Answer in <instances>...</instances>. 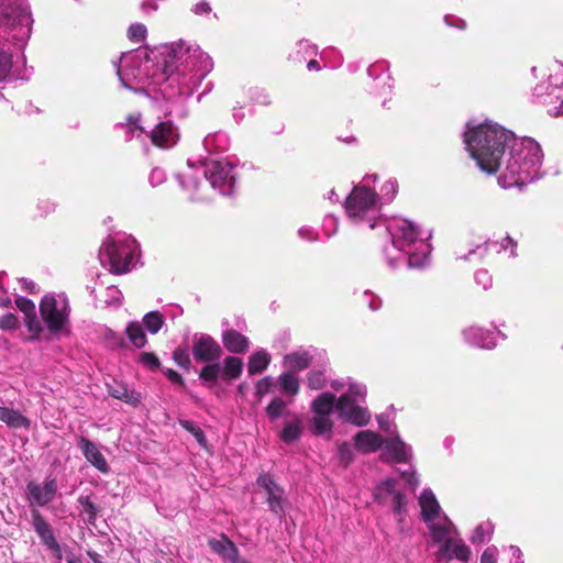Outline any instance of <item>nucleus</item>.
<instances>
[{
  "label": "nucleus",
  "mask_w": 563,
  "mask_h": 563,
  "mask_svg": "<svg viewBox=\"0 0 563 563\" xmlns=\"http://www.w3.org/2000/svg\"><path fill=\"white\" fill-rule=\"evenodd\" d=\"M338 227H339V220L336 217H334L332 214H328L323 219L322 229H323V232L327 235V238L333 236L338 231Z\"/></svg>",
  "instance_id": "obj_52"
},
{
  "label": "nucleus",
  "mask_w": 563,
  "mask_h": 563,
  "mask_svg": "<svg viewBox=\"0 0 563 563\" xmlns=\"http://www.w3.org/2000/svg\"><path fill=\"white\" fill-rule=\"evenodd\" d=\"M192 356L196 362H216L222 356V347L209 334L195 333L191 346Z\"/></svg>",
  "instance_id": "obj_18"
},
{
  "label": "nucleus",
  "mask_w": 563,
  "mask_h": 563,
  "mask_svg": "<svg viewBox=\"0 0 563 563\" xmlns=\"http://www.w3.org/2000/svg\"><path fill=\"white\" fill-rule=\"evenodd\" d=\"M398 191V183L394 178H389L387 181L384 183V185L380 188V195H378L380 199V207L384 203H389L394 200L396 197V194Z\"/></svg>",
  "instance_id": "obj_44"
},
{
  "label": "nucleus",
  "mask_w": 563,
  "mask_h": 563,
  "mask_svg": "<svg viewBox=\"0 0 563 563\" xmlns=\"http://www.w3.org/2000/svg\"><path fill=\"white\" fill-rule=\"evenodd\" d=\"M517 242L509 235L505 236L499 243L498 251L508 252V257L514 258L517 256Z\"/></svg>",
  "instance_id": "obj_53"
},
{
  "label": "nucleus",
  "mask_w": 563,
  "mask_h": 563,
  "mask_svg": "<svg viewBox=\"0 0 563 563\" xmlns=\"http://www.w3.org/2000/svg\"><path fill=\"white\" fill-rule=\"evenodd\" d=\"M179 185L191 200H206L211 187L222 196H232L236 189V166L229 161L203 159L187 163V170L177 176Z\"/></svg>",
  "instance_id": "obj_4"
},
{
  "label": "nucleus",
  "mask_w": 563,
  "mask_h": 563,
  "mask_svg": "<svg viewBox=\"0 0 563 563\" xmlns=\"http://www.w3.org/2000/svg\"><path fill=\"white\" fill-rule=\"evenodd\" d=\"M271 361L272 356L266 350L258 349L254 351L247 362L249 374L253 376L263 373L269 366Z\"/></svg>",
  "instance_id": "obj_37"
},
{
  "label": "nucleus",
  "mask_w": 563,
  "mask_h": 563,
  "mask_svg": "<svg viewBox=\"0 0 563 563\" xmlns=\"http://www.w3.org/2000/svg\"><path fill=\"white\" fill-rule=\"evenodd\" d=\"M380 225L391 238L384 249V256L390 268L406 265L409 268H424L430 263V233H424L413 221L394 217L384 219Z\"/></svg>",
  "instance_id": "obj_2"
},
{
  "label": "nucleus",
  "mask_w": 563,
  "mask_h": 563,
  "mask_svg": "<svg viewBox=\"0 0 563 563\" xmlns=\"http://www.w3.org/2000/svg\"><path fill=\"white\" fill-rule=\"evenodd\" d=\"M229 146L230 139L222 131L210 133L203 140V147L208 153H224L229 150Z\"/></svg>",
  "instance_id": "obj_35"
},
{
  "label": "nucleus",
  "mask_w": 563,
  "mask_h": 563,
  "mask_svg": "<svg viewBox=\"0 0 563 563\" xmlns=\"http://www.w3.org/2000/svg\"><path fill=\"white\" fill-rule=\"evenodd\" d=\"M243 365L244 364L242 358L229 355L223 360V363L221 365V374L225 379H238L242 374Z\"/></svg>",
  "instance_id": "obj_38"
},
{
  "label": "nucleus",
  "mask_w": 563,
  "mask_h": 563,
  "mask_svg": "<svg viewBox=\"0 0 563 563\" xmlns=\"http://www.w3.org/2000/svg\"><path fill=\"white\" fill-rule=\"evenodd\" d=\"M165 319L159 311L147 312L142 320V325L151 333L156 334L164 325Z\"/></svg>",
  "instance_id": "obj_43"
},
{
  "label": "nucleus",
  "mask_w": 563,
  "mask_h": 563,
  "mask_svg": "<svg viewBox=\"0 0 563 563\" xmlns=\"http://www.w3.org/2000/svg\"><path fill=\"white\" fill-rule=\"evenodd\" d=\"M178 131L172 122H159L148 132L152 143L158 147L168 148L178 141Z\"/></svg>",
  "instance_id": "obj_24"
},
{
  "label": "nucleus",
  "mask_w": 563,
  "mask_h": 563,
  "mask_svg": "<svg viewBox=\"0 0 563 563\" xmlns=\"http://www.w3.org/2000/svg\"><path fill=\"white\" fill-rule=\"evenodd\" d=\"M107 389L111 397L124 401L125 404L134 407L141 404V394L122 382L113 379L111 383H107Z\"/></svg>",
  "instance_id": "obj_28"
},
{
  "label": "nucleus",
  "mask_w": 563,
  "mask_h": 563,
  "mask_svg": "<svg viewBox=\"0 0 563 563\" xmlns=\"http://www.w3.org/2000/svg\"><path fill=\"white\" fill-rule=\"evenodd\" d=\"M412 449L396 432L384 439L380 460L384 462L410 463Z\"/></svg>",
  "instance_id": "obj_20"
},
{
  "label": "nucleus",
  "mask_w": 563,
  "mask_h": 563,
  "mask_svg": "<svg viewBox=\"0 0 563 563\" xmlns=\"http://www.w3.org/2000/svg\"><path fill=\"white\" fill-rule=\"evenodd\" d=\"M23 60H13L11 53L0 52V81L25 79V69L22 67Z\"/></svg>",
  "instance_id": "obj_27"
},
{
  "label": "nucleus",
  "mask_w": 563,
  "mask_h": 563,
  "mask_svg": "<svg viewBox=\"0 0 563 563\" xmlns=\"http://www.w3.org/2000/svg\"><path fill=\"white\" fill-rule=\"evenodd\" d=\"M463 338L470 345L481 349H494L496 346V334L494 331L479 327H470L463 330Z\"/></svg>",
  "instance_id": "obj_26"
},
{
  "label": "nucleus",
  "mask_w": 563,
  "mask_h": 563,
  "mask_svg": "<svg viewBox=\"0 0 563 563\" xmlns=\"http://www.w3.org/2000/svg\"><path fill=\"white\" fill-rule=\"evenodd\" d=\"M79 503L82 506L84 511L89 516V520H93L96 518L97 508L90 498L88 496H81L79 498Z\"/></svg>",
  "instance_id": "obj_63"
},
{
  "label": "nucleus",
  "mask_w": 563,
  "mask_h": 563,
  "mask_svg": "<svg viewBox=\"0 0 563 563\" xmlns=\"http://www.w3.org/2000/svg\"><path fill=\"white\" fill-rule=\"evenodd\" d=\"M174 360L175 362L180 366V367H184V368H189L191 362H190V358H189V355L188 353L183 350V349H176L174 351Z\"/></svg>",
  "instance_id": "obj_60"
},
{
  "label": "nucleus",
  "mask_w": 563,
  "mask_h": 563,
  "mask_svg": "<svg viewBox=\"0 0 563 563\" xmlns=\"http://www.w3.org/2000/svg\"><path fill=\"white\" fill-rule=\"evenodd\" d=\"M77 445L85 459L100 473L108 474L110 472V466L106 457L92 441L80 435L77 438Z\"/></svg>",
  "instance_id": "obj_22"
},
{
  "label": "nucleus",
  "mask_w": 563,
  "mask_h": 563,
  "mask_svg": "<svg viewBox=\"0 0 563 563\" xmlns=\"http://www.w3.org/2000/svg\"><path fill=\"white\" fill-rule=\"evenodd\" d=\"M389 63L387 60H377L368 66L367 75L376 81V92L379 95H389L393 89V78L388 73Z\"/></svg>",
  "instance_id": "obj_21"
},
{
  "label": "nucleus",
  "mask_w": 563,
  "mask_h": 563,
  "mask_svg": "<svg viewBox=\"0 0 563 563\" xmlns=\"http://www.w3.org/2000/svg\"><path fill=\"white\" fill-rule=\"evenodd\" d=\"M32 527L40 538L41 543L51 551L54 559L62 563L63 551L59 542L57 541L51 523L44 518L38 509L31 510Z\"/></svg>",
  "instance_id": "obj_16"
},
{
  "label": "nucleus",
  "mask_w": 563,
  "mask_h": 563,
  "mask_svg": "<svg viewBox=\"0 0 563 563\" xmlns=\"http://www.w3.org/2000/svg\"><path fill=\"white\" fill-rule=\"evenodd\" d=\"M384 439L379 433L372 430L358 431L353 437V445L362 454H371L382 450Z\"/></svg>",
  "instance_id": "obj_25"
},
{
  "label": "nucleus",
  "mask_w": 563,
  "mask_h": 563,
  "mask_svg": "<svg viewBox=\"0 0 563 563\" xmlns=\"http://www.w3.org/2000/svg\"><path fill=\"white\" fill-rule=\"evenodd\" d=\"M374 498L377 503L388 505L395 517V520L400 526L405 523L408 516V499L406 495L397 488V482L393 478H387L379 483L374 490Z\"/></svg>",
  "instance_id": "obj_13"
},
{
  "label": "nucleus",
  "mask_w": 563,
  "mask_h": 563,
  "mask_svg": "<svg viewBox=\"0 0 563 563\" xmlns=\"http://www.w3.org/2000/svg\"><path fill=\"white\" fill-rule=\"evenodd\" d=\"M377 179V174L365 175L345 198L344 210L353 224L375 229L384 221L382 218L380 199L375 189L371 187Z\"/></svg>",
  "instance_id": "obj_6"
},
{
  "label": "nucleus",
  "mask_w": 563,
  "mask_h": 563,
  "mask_svg": "<svg viewBox=\"0 0 563 563\" xmlns=\"http://www.w3.org/2000/svg\"><path fill=\"white\" fill-rule=\"evenodd\" d=\"M498 549L495 545L487 547L479 559V563H497Z\"/></svg>",
  "instance_id": "obj_57"
},
{
  "label": "nucleus",
  "mask_w": 563,
  "mask_h": 563,
  "mask_svg": "<svg viewBox=\"0 0 563 563\" xmlns=\"http://www.w3.org/2000/svg\"><path fill=\"white\" fill-rule=\"evenodd\" d=\"M514 132L498 123L486 121L466 124L463 133L465 148L478 168L487 174L497 173L503 166Z\"/></svg>",
  "instance_id": "obj_3"
},
{
  "label": "nucleus",
  "mask_w": 563,
  "mask_h": 563,
  "mask_svg": "<svg viewBox=\"0 0 563 563\" xmlns=\"http://www.w3.org/2000/svg\"><path fill=\"white\" fill-rule=\"evenodd\" d=\"M400 476L411 490H416L420 484L417 471L411 464H409L407 470L400 471Z\"/></svg>",
  "instance_id": "obj_47"
},
{
  "label": "nucleus",
  "mask_w": 563,
  "mask_h": 563,
  "mask_svg": "<svg viewBox=\"0 0 563 563\" xmlns=\"http://www.w3.org/2000/svg\"><path fill=\"white\" fill-rule=\"evenodd\" d=\"M40 312L51 332L60 331L69 316L67 297L64 294L45 295L40 303Z\"/></svg>",
  "instance_id": "obj_14"
},
{
  "label": "nucleus",
  "mask_w": 563,
  "mask_h": 563,
  "mask_svg": "<svg viewBox=\"0 0 563 563\" xmlns=\"http://www.w3.org/2000/svg\"><path fill=\"white\" fill-rule=\"evenodd\" d=\"M179 424L185 430L190 432L195 437V439L197 440V442L199 444H201V445L206 444V437L200 427H198L197 424H195L192 421H189V420H179Z\"/></svg>",
  "instance_id": "obj_48"
},
{
  "label": "nucleus",
  "mask_w": 563,
  "mask_h": 563,
  "mask_svg": "<svg viewBox=\"0 0 563 563\" xmlns=\"http://www.w3.org/2000/svg\"><path fill=\"white\" fill-rule=\"evenodd\" d=\"M418 505L421 520L426 525L430 537L435 534L439 539L453 521L443 511L437 496L429 487L423 488L418 496Z\"/></svg>",
  "instance_id": "obj_11"
},
{
  "label": "nucleus",
  "mask_w": 563,
  "mask_h": 563,
  "mask_svg": "<svg viewBox=\"0 0 563 563\" xmlns=\"http://www.w3.org/2000/svg\"><path fill=\"white\" fill-rule=\"evenodd\" d=\"M211 57L184 41L161 45L151 53L134 51L122 55L117 74L122 86L158 100L167 114L184 117L186 102L212 70Z\"/></svg>",
  "instance_id": "obj_1"
},
{
  "label": "nucleus",
  "mask_w": 563,
  "mask_h": 563,
  "mask_svg": "<svg viewBox=\"0 0 563 563\" xmlns=\"http://www.w3.org/2000/svg\"><path fill=\"white\" fill-rule=\"evenodd\" d=\"M431 539L440 545L439 554L448 560L456 559L461 562H467L472 556L470 547L460 537V532L454 523L439 539L435 534Z\"/></svg>",
  "instance_id": "obj_15"
},
{
  "label": "nucleus",
  "mask_w": 563,
  "mask_h": 563,
  "mask_svg": "<svg viewBox=\"0 0 563 563\" xmlns=\"http://www.w3.org/2000/svg\"><path fill=\"white\" fill-rule=\"evenodd\" d=\"M318 54V46L308 40H300L296 43L294 52L289 54V58L296 62L306 60Z\"/></svg>",
  "instance_id": "obj_40"
},
{
  "label": "nucleus",
  "mask_w": 563,
  "mask_h": 563,
  "mask_svg": "<svg viewBox=\"0 0 563 563\" xmlns=\"http://www.w3.org/2000/svg\"><path fill=\"white\" fill-rule=\"evenodd\" d=\"M208 545L212 552L217 553L224 561L231 562L236 560L239 549L225 534H221L220 538L209 539Z\"/></svg>",
  "instance_id": "obj_31"
},
{
  "label": "nucleus",
  "mask_w": 563,
  "mask_h": 563,
  "mask_svg": "<svg viewBox=\"0 0 563 563\" xmlns=\"http://www.w3.org/2000/svg\"><path fill=\"white\" fill-rule=\"evenodd\" d=\"M256 482L257 485L266 493V500L271 511L279 518L284 517L285 505L287 503L284 489L278 484H276V482L268 473L260 474Z\"/></svg>",
  "instance_id": "obj_19"
},
{
  "label": "nucleus",
  "mask_w": 563,
  "mask_h": 563,
  "mask_svg": "<svg viewBox=\"0 0 563 563\" xmlns=\"http://www.w3.org/2000/svg\"><path fill=\"white\" fill-rule=\"evenodd\" d=\"M0 420L11 429H25L31 427V420L19 410L0 406Z\"/></svg>",
  "instance_id": "obj_33"
},
{
  "label": "nucleus",
  "mask_w": 563,
  "mask_h": 563,
  "mask_svg": "<svg viewBox=\"0 0 563 563\" xmlns=\"http://www.w3.org/2000/svg\"><path fill=\"white\" fill-rule=\"evenodd\" d=\"M543 153L538 142L530 137H517L509 142L503 166L498 170V184L503 188L521 187L542 176Z\"/></svg>",
  "instance_id": "obj_5"
},
{
  "label": "nucleus",
  "mask_w": 563,
  "mask_h": 563,
  "mask_svg": "<svg viewBox=\"0 0 563 563\" xmlns=\"http://www.w3.org/2000/svg\"><path fill=\"white\" fill-rule=\"evenodd\" d=\"M274 380L271 376H265L260 379L255 385V394L258 398H262L271 391Z\"/></svg>",
  "instance_id": "obj_54"
},
{
  "label": "nucleus",
  "mask_w": 563,
  "mask_h": 563,
  "mask_svg": "<svg viewBox=\"0 0 563 563\" xmlns=\"http://www.w3.org/2000/svg\"><path fill=\"white\" fill-rule=\"evenodd\" d=\"M140 362L150 369H156L161 364L158 357L155 354L148 352H143L140 354Z\"/></svg>",
  "instance_id": "obj_58"
},
{
  "label": "nucleus",
  "mask_w": 563,
  "mask_h": 563,
  "mask_svg": "<svg viewBox=\"0 0 563 563\" xmlns=\"http://www.w3.org/2000/svg\"><path fill=\"white\" fill-rule=\"evenodd\" d=\"M367 388L365 385H352L350 393L335 396L339 419L355 427H365L371 421V412L366 407Z\"/></svg>",
  "instance_id": "obj_9"
},
{
  "label": "nucleus",
  "mask_w": 563,
  "mask_h": 563,
  "mask_svg": "<svg viewBox=\"0 0 563 563\" xmlns=\"http://www.w3.org/2000/svg\"><path fill=\"white\" fill-rule=\"evenodd\" d=\"M282 397H274L266 407V415L271 422L284 419L283 427L278 430L280 441L286 444L297 442L303 434V419L298 412L291 411Z\"/></svg>",
  "instance_id": "obj_10"
},
{
  "label": "nucleus",
  "mask_w": 563,
  "mask_h": 563,
  "mask_svg": "<svg viewBox=\"0 0 563 563\" xmlns=\"http://www.w3.org/2000/svg\"><path fill=\"white\" fill-rule=\"evenodd\" d=\"M352 385H363L362 383L353 380L351 377L341 378V379H334L331 382L330 387L336 391L340 393H350Z\"/></svg>",
  "instance_id": "obj_51"
},
{
  "label": "nucleus",
  "mask_w": 563,
  "mask_h": 563,
  "mask_svg": "<svg viewBox=\"0 0 563 563\" xmlns=\"http://www.w3.org/2000/svg\"><path fill=\"white\" fill-rule=\"evenodd\" d=\"M297 233L301 240H305L308 242H318L319 241V233L312 227L302 225L298 229Z\"/></svg>",
  "instance_id": "obj_55"
},
{
  "label": "nucleus",
  "mask_w": 563,
  "mask_h": 563,
  "mask_svg": "<svg viewBox=\"0 0 563 563\" xmlns=\"http://www.w3.org/2000/svg\"><path fill=\"white\" fill-rule=\"evenodd\" d=\"M207 365L203 366L199 373V378L209 386H212L217 383L220 374H221V364L219 361L216 362H206Z\"/></svg>",
  "instance_id": "obj_42"
},
{
  "label": "nucleus",
  "mask_w": 563,
  "mask_h": 563,
  "mask_svg": "<svg viewBox=\"0 0 563 563\" xmlns=\"http://www.w3.org/2000/svg\"><path fill=\"white\" fill-rule=\"evenodd\" d=\"M18 324V319L12 313H5L0 317V329L1 330H12L15 329Z\"/></svg>",
  "instance_id": "obj_64"
},
{
  "label": "nucleus",
  "mask_w": 563,
  "mask_h": 563,
  "mask_svg": "<svg viewBox=\"0 0 563 563\" xmlns=\"http://www.w3.org/2000/svg\"><path fill=\"white\" fill-rule=\"evenodd\" d=\"M15 305L18 309L24 314V322L27 331L33 338H38L43 331L42 323L37 318L36 308L34 302L25 297L18 296L15 298Z\"/></svg>",
  "instance_id": "obj_23"
},
{
  "label": "nucleus",
  "mask_w": 563,
  "mask_h": 563,
  "mask_svg": "<svg viewBox=\"0 0 563 563\" xmlns=\"http://www.w3.org/2000/svg\"><path fill=\"white\" fill-rule=\"evenodd\" d=\"M221 340L223 346L233 354H243L250 347V340L244 334L234 329H225L222 331Z\"/></svg>",
  "instance_id": "obj_29"
},
{
  "label": "nucleus",
  "mask_w": 563,
  "mask_h": 563,
  "mask_svg": "<svg viewBox=\"0 0 563 563\" xmlns=\"http://www.w3.org/2000/svg\"><path fill=\"white\" fill-rule=\"evenodd\" d=\"M325 375L322 371H311L307 377V385L310 389L321 390L325 387Z\"/></svg>",
  "instance_id": "obj_46"
},
{
  "label": "nucleus",
  "mask_w": 563,
  "mask_h": 563,
  "mask_svg": "<svg viewBox=\"0 0 563 563\" xmlns=\"http://www.w3.org/2000/svg\"><path fill=\"white\" fill-rule=\"evenodd\" d=\"M166 179V174L164 169L159 167H155L151 170L148 181L153 187H156L161 184H163Z\"/></svg>",
  "instance_id": "obj_61"
},
{
  "label": "nucleus",
  "mask_w": 563,
  "mask_h": 563,
  "mask_svg": "<svg viewBox=\"0 0 563 563\" xmlns=\"http://www.w3.org/2000/svg\"><path fill=\"white\" fill-rule=\"evenodd\" d=\"M475 282L477 285L482 286L484 290H487L492 287L493 280L492 276L487 271L481 269L475 273Z\"/></svg>",
  "instance_id": "obj_59"
},
{
  "label": "nucleus",
  "mask_w": 563,
  "mask_h": 563,
  "mask_svg": "<svg viewBox=\"0 0 563 563\" xmlns=\"http://www.w3.org/2000/svg\"><path fill=\"white\" fill-rule=\"evenodd\" d=\"M311 410V431L314 435H328L333 432L334 420L333 412H336L335 394L323 391L319 394L310 404Z\"/></svg>",
  "instance_id": "obj_12"
},
{
  "label": "nucleus",
  "mask_w": 563,
  "mask_h": 563,
  "mask_svg": "<svg viewBox=\"0 0 563 563\" xmlns=\"http://www.w3.org/2000/svg\"><path fill=\"white\" fill-rule=\"evenodd\" d=\"M125 334L135 349H143L147 343L143 325L137 321H131L126 324Z\"/></svg>",
  "instance_id": "obj_39"
},
{
  "label": "nucleus",
  "mask_w": 563,
  "mask_h": 563,
  "mask_svg": "<svg viewBox=\"0 0 563 563\" xmlns=\"http://www.w3.org/2000/svg\"><path fill=\"white\" fill-rule=\"evenodd\" d=\"M32 24V13L26 1L16 0L0 7V29L8 35L5 41H13L19 48L30 38Z\"/></svg>",
  "instance_id": "obj_8"
},
{
  "label": "nucleus",
  "mask_w": 563,
  "mask_h": 563,
  "mask_svg": "<svg viewBox=\"0 0 563 563\" xmlns=\"http://www.w3.org/2000/svg\"><path fill=\"white\" fill-rule=\"evenodd\" d=\"M312 361V354L309 350L298 349L288 353L283 358V367L297 374L308 368Z\"/></svg>",
  "instance_id": "obj_30"
},
{
  "label": "nucleus",
  "mask_w": 563,
  "mask_h": 563,
  "mask_svg": "<svg viewBox=\"0 0 563 563\" xmlns=\"http://www.w3.org/2000/svg\"><path fill=\"white\" fill-rule=\"evenodd\" d=\"M250 97L255 103L261 106H269L272 103V97L269 92L263 88H251Z\"/></svg>",
  "instance_id": "obj_49"
},
{
  "label": "nucleus",
  "mask_w": 563,
  "mask_h": 563,
  "mask_svg": "<svg viewBox=\"0 0 563 563\" xmlns=\"http://www.w3.org/2000/svg\"><path fill=\"white\" fill-rule=\"evenodd\" d=\"M363 297H364V300H365L367 307L372 311H377L382 307L380 298L377 297L376 295H374L373 292L366 290V291H364Z\"/></svg>",
  "instance_id": "obj_62"
},
{
  "label": "nucleus",
  "mask_w": 563,
  "mask_h": 563,
  "mask_svg": "<svg viewBox=\"0 0 563 563\" xmlns=\"http://www.w3.org/2000/svg\"><path fill=\"white\" fill-rule=\"evenodd\" d=\"M146 26L142 23H134L128 30V37L134 43H142L146 37Z\"/></svg>",
  "instance_id": "obj_50"
},
{
  "label": "nucleus",
  "mask_w": 563,
  "mask_h": 563,
  "mask_svg": "<svg viewBox=\"0 0 563 563\" xmlns=\"http://www.w3.org/2000/svg\"><path fill=\"white\" fill-rule=\"evenodd\" d=\"M277 385L280 393L289 397L297 396L300 390L299 377L297 374L287 369L277 377Z\"/></svg>",
  "instance_id": "obj_36"
},
{
  "label": "nucleus",
  "mask_w": 563,
  "mask_h": 563,
  "mask_svg": "<svg viewBox=\"0 0 563 563\" xmlns=\"http://www.w3.org/2000/svg\"><path fill=\"white\" fill-rule=\"evenodd\" d=\"M542 102L549 107L550 115H563V82L561 85L551 82V90L545 95Z\"/></svg>",
  "instance_id": "obj_34"
},
{
  "label": "nucleus",
  "mask_w": 563,
  "mask_h": 563,
  "mask_svg": "<svg viewBox=\"0 0 563 563\" xmlns=\"http://www.w3.org/2000/svg\"><path fill=\"white\" fill-rule=\"evenodd\" d=\"M338 459L341 465L349 466L355 459L353 448L347 442H342L338 446Z\"/></svg>",
  "instance_id": "obj_45"
},
{
  "label": "nucleus",
  "mask_w": 563,
  "mask_h": 563,
  "mask_svg": "<svg viewBox=\"0 0 563 563\" xmlns=\"http://www.w3.org/2000/svg\"><path fill=\"white\" fill-rule=\"evenodd\" d=\"M57 490V479L53 476H46L43 483L29 482L25 495L30 506L45 507L55 499Z\"/></svg>",
  "instance_id": "obj_17"
},
{
  "label": "nucleus",
  "mask_w": 563,
  "mask_h": 563,
  "mask_svg": "<svg viewBox=\"0 0 563 563\" xmlns=\"http://www.w3.org/2000/svg\"><path fill=\"white\" fill-rule=\"evenodd\" d=\"M379 429L386 432L388 435L396 433L395 424L389 419L388 415L382 413L376 417Z\"/></svg>",
  "instance_id": "obj_56"
},
{
  "label": "nucleus",
  "mask_w": 563,
  "mask_h": 563,
  "mask_svg": "<svg viewBox=\"0 0 563 563\" xmlns=\"http://www.w3.org/2000/svg\"><path fill=\"white\" fill-rule=\"evenodd\" d=\"M493 533H494V525L489 520H487V521L481 522L479 525H477L475 527V529L473 530V532L470 537V541L474 545L483 544V543L490 541Z\"/></svg>",
  "instance_id": "obj_41"
},
{
  "label": "nucleus",
  "mask_w": 563,
  "mask_h": 563,
  "mask_svg": "<svg viewBox=\"0 0 563 563\" xmlns=\"http://www.w3.org/2000/svg\"><path fill=\"white\" fill-rule=\"evenodd\" d=\"M115 129L124 132L126 141L148 136V132L141 123V114L139 112L129 114L124 122L115 125Z\"/></svg>",
  "instance_id": "obj_32"
},
{
  "label": "nucleus",
  "mask_w": 563,
  "mask_h": 563,
  "mask_svg": "<svg viewBox=\"0 0 563 563\" xmlns=\"http://www.w3.org/2000/svg\"><path fill=\"white\" fill-rule=\"evenodd\" d=\"M140 254L139 244L134 238L125 233L110 235L101 245L99 260L102 266L111 273L123 274L135 266Z\"/></svg>",
  "instance_id": "obj_7"
}]
</instances>
